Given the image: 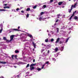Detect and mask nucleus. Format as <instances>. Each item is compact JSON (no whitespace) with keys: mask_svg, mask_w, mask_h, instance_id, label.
Here are the masks:
<instances>
[{"mask_svg":"<svg viewBox=\"0 0 78 78\" xmlns=\"http://www.w3.org/2000/svg\"><path fill=\"white\" fill-rule=\"evenodd\" d=\"M33 62H35V59H34L33 60Z\"/></svg>","mask_w":78,"mask_h":78,"instance_id":"obj_46","label":"nucleus"},{"mask_svg":"<svg viewBox=\"0 0 78 78\" xmlns=\"http://www.w3.org/2000/svg\"><path fill=\"white\" fill-rule=\"evenodd\" d=\"M51 35V34H48V36H50Z\"/></svg>","mask_w":78,"mask_h":78,"instance_id":"obj_45","label":"nucleus"},{"mask_svg":"<svg viewBox=\"0 0 78 78\" xmlns=\"http://www.w3.org/2000/svg\"><path fill=\"white\" fill-rule=\"evenodd\" d=\"M64 47L62 46V47L61 48V51H63V50H64Z\"/></svg>","mask_w":78,"mask_h":78,"instance_id":"obj_23","label":"nucleus"},{"mask_svg":"<svg viewBox=\"0 0 78 78\" xmlns=\"http://www.w3.org/2000/svg\"><path fill=\"white\" fill-rule=\"evenodd\" d=\"M33 51H34V49H33Z\"/></svg>","mask_w":78,"mask_h":78,"instance_id":"obj_62","label":"nucleus"},{"mask_svg":"<svg viewBox=\"0 0 78 78\" xmlns=\"http://www.w3.org/2000/svg\"><path fill=\"white\" fill-rule=\"evenodd\" d=\"M32 44L34 45V47L36 48V44L34 43V42H32Z\"/></svg>","mask_w":78,"mask_h":78,"instance_id":"obj_12","label":"nucleus"},{"mask_svg":"<svg viewBox=\"0 0 78 78\" xmlns=\"http://www.w3.org/2000/svg\"><path fill=\"white\" fill-rule=\"evenodd\" d=\"M73 9V5H72V6H71V9H69V13H70V12H71V11H72V9Z\"/></svg>","mask_w":78,"mask_h":78,"instance_id":"obj_2","label":"nucleus"},{"mask_svg":"<svg viewBox=\"0 0 78 78\" xmlns=\"http://www.w3.org/2000/svg\"><path fill=\"white\" fill-rule=\"evenodd\" d=\"M43 7L44 8H46V5H43Z\"/></svg>","mask_w":78,"mask_h":78,"instance_id":"obj_38","label":"nucleus"},{"mask_svg":"<svg viewBox=\"0 0 78 78\" xmlns=\"http://www.w3.org/2000/svg\"><path fill=\"white\" fill-rule=\"evenodd\" d=\"M16 11H19V8H17L16 9Z\"/></svg>","mask_w":78,"mask_h":78,"instance_id":"obj_42","label":"nucleus"},{"mask_svg":"<svg viewBox=\"0 0 78 78\" xmlns=\"http://www.w3.org/2000/svg\"><path fill=\"white\" fill-rule=\"evenodd\" d=\"M53 2V0H50V2L51 3H52V2Z\"/></svg>","mask_w":78,"mask_h":78,"instance_id":"obj_41","label":"nucleus"},{"mask_svg":"<svg viewBox=\"0 0 78 78\" xmlns=\"http://www.w3.org/2000/svg\"><path fill=\"white\" fill-rule=\"evenodd\" d=\"M0 78H4V77H3V76H2V77H0Z\"/></svg>","mask_w":78,"mask_h":78,"instance_id":"obj_53","label":"nucleus"},{"mask_svg":"<svg viewBox=\"0 0 78 78\" xmlns=\"http://www.w3.org/2000/svg\"><path fill=\"white\" fill-rule=\"evenodd\" d=\"M3 40H4V41H6V40H7V39H6V37H3Z\"/></svg>","mask_w":78,"mask_h":78,"instance_id":"obj_25","label":"nucleus"},{"mask_svg":"<svg viewBox=\"0 0 78 78\" xmlns=\"http://www.w3.org/2000/svg\"><path fill=\"white\" fill-rule=\"evenodd\" d=\"M15 53H19V51L16 50L15 51Z\"/></svg>","mask_w":78,"mask_h":78,"instance_id":"obj_15","label":"nucleus"},{"mask_svg":"<svg viewBox=\"0 0 78 78\" xmlns=\"http://www.w3.org/2000/svg\"><path fill=\"white\" fill-rule=\"evenodd\" d=\"M29 17V14H27L26 15V17H27V18H28V17Z\"/></svg>","mask_w":78,"mask_h":78,"instance_id":"obj_34","label":"nucleus"},{"mask_svg":"<svg viewBox=\"0 0 78 78\" xmlns=\"http://www.w3.org/2000/svg\"><path fill=\"white\" fill-rule=\"evenodd\" d=\"M76 5H77V3H76L74 4V5H72L71 6H73V8H76Z\"/></svg>","mask_w":78,"mask_h":78,"instance_id":"obj_3","label":"nucleus"},{"mask_svg":"<svg viewBox=\"0 0 78 78\" xmlns=\"http://www.w3.org/2000/svg\"><path fill=\"white\" fill-rule=\"evenodd\" d=\"M57 18H58V19H59V16H58Z\"/></svg>","mask_w":78,"mask_h":78,"instance_id":"obj_52","label":"nucleus"},{"mask_svg":"<svg viewBox=\"0 0 78 78\" xmlns=\"http://www.w3.org/2000/svg\"><path fill=\"white\" fill-rule=\"evenodd\" d=\"M44 66H45V64L44 65H43L42 67H41V69H44Z\"/></svg>","mask_w":78,"mask_h":78,"instance_id":"obj_35","label":"nucleus"},{"mask_svg":"<svg viewBox=\"0 0 78 78\" xmlns=\"http://www.w3.org/2000/svg\"><path fill=\"white\" fill-rule=\"evenodd\" d=\"M11 31H19V30L17 29H12L10 30Z\"/></svg>","mask_w":78,"mask_h":78,"instance_id":"obj_4","label":"nucleus"},{"mask_svg":"<svg viewBox=\"0 0 78 78\" xmlns=\"http://www.w3.org/2000/svg\"><path fill=\"white\" fill-rule=\"evenodd\" d=\"M63 42H62V41H60L59 42V44H62V43H63Z\"/></svg>","mask_w":78,"mask_h":78,"instance_id":"obj_37","label":"nucleus"},{"mask_svg":"<svg viewBox=\"0 0 78 78\" xmlns=\"http://www.w3.org/2000/svg\"><path fill=\"white\" fill-rule=\"evenodd\" d=\"M69 37L67 38L66 41V43H67V42H68V41L69 40Z\"/></svg>","mask_w":78,"mask_h":78,"instance_id":"obj_24","label":"nucleus"},{"mask_svg":"<svg viewBox=\"0 0 78 78\" xmlns=\"http://www.w3.org/2000/svg\"><path fill=\"white\" fill-rule=\"evenodd\" d=\"M44 45L45 46H46V45Z\"/></svg>","mask_w":78,"mask_h":78,"instance_id":"obj_64","label":"nucleus"},{"mask_svg":"<svg viewBox=\"0 0 78 78\" xmlns=\"http://www.w3.org/2000/svg\"><path fill=\"white\" fill-rule=\"evenodd\" d=\"M62 3H63V2H59L58 3V5H59L60 6L62 4Z\"/></svg>","mask_w":78,"mask_h":78,"instance_id":"obj_8","label":"nucleus"},{"mask_svg":"<svg viewBox=\"0 0 78 78\" xmlns=\"http://www.w3.org/2000/svg\"><path fill=\"white\" fill-rule=\"evenodd\" d=\"M43 14H44V12H42L41 13V15L42 16V15H43Z\"/></svg>","mask_w":78,"mask_h":78,"instance_id":"obj_33","label":"nucleus"},{"mask_svg":"<svg viewBox=\"0 0 78 78\" xmlns=\"http://www.w3.org/2000/svg\"><path fill=\"white\" fill-rule=\"evenodd\" d=\"M42 45H44V44H42Z\"/></svg>","mask_w":78,"mask_h":78,"instance_id":"obj_61","label":"nucleus"},{"mask_svg":"<svg viewBox=\"0 0 78 78\" xmlns=\"http://www.w3.org/2000/svg\"><path fill=\"white\" fill-rule=\"evenodd\" d=\"M47 32H49L48 30H47Z\"/></svg>","mask_w":78,"mask_h":78,"instance_id":"obj_57","label":"nucleus"},{"mask_svg":"<svg viewBox=\"0 0 78 78\" xmlns=\"http://www.w3.org/2000/svg\"><path fill=\"white\" fill-rule=\"evenodd\" d=\"M34 67L33 66H32L30 68V70H34Z\"/></svg>","mask_w":78,"mask_h":78,"instance_id":"obj_7","label":"nucleus"},{"mask_svg":"<svg viewBox=\"0 0 78 78\" xmlns=\"http://www.w3.org/2000/svg\"><path fill=\"white\" fill-rule=\"evenodd\" d=\"M0 63H1L3 64H6V62H0Z\"/></svg>","mask_w":78,"mask_h":78,"instance_id":"obj_10","label":"nucleus"},{"mask_svg":"<svg viewBox=\"0 0 78 78\" xmlns=\"http://www.w3.org/2000/svg\"><path fill=\"white\" fill-rule=\"evenodd\" d=\"M19 59H22V58H19Z\"/></svg>","mask_w":78,"mask_h":78,"instance_id":"obj_54","label":"nucleus"},{"mask_svg":"<svg viewBox=\"0 0 78 78\" xmlns=\"http://www.w3.org/2000/svg\"><path fill=\"white\" fill-rule=\"evenodd\" d=\"M14 58H15L16 59H18L17 58V55H14Z\"/></svg>","mask_w":78,"mask_h":78,"instance_id":"obj_16","label":"nucleus"},{"mask_svg":"<svg viewBox=\"0 0 78 78\" xmlns=\"http://www.w3.org/2000/svg\"><path fill=\"white\" fill-rule=\"evenodd\" d=\"M3 5H4V6H7V4H4Z\"/></svg>","mask_w":78,"mask_h":78,"instance_id":"obj_47","label":"nucleus"},{"mask_svg":"<svg viewBox=\"0 0 78 78\" xmlns=\"http://www.w3.org/2000/svg\"><path fill=\"white\" fill-rule=\"evenodd\" d=\"M37 70H38V71H40V70H41V69L40 68H37Z\"/></svg>","mask_w":78,"mask_h":78,"instance_id":"obj_32","label":"nucleus"},{"mask_svg":"<svg viewBox=\"0 0 78 78\" xmlns=\"http://www.w3.org/2000/svg\"><path fill=\"white\" fill-rule=\"evenodd\" d=\"M22 63V62H19V63Z\"/></svg>","mask_w":78,"mask_h":78,"instance_id":"obj_60","label":"nucleus"},{"mask_svg":"<svg viewBox=\"0 0 78 78\" xmlns=\"http://www.w3.org/2000/svg\"><path fill=\"white\" fill-rule=\"evenodd\" d=\"M6 42H10V41H9L8 40H6Z\"/></svg>","mask_w":78,"mask_h":78,"instance_id":"obj_39","label":"nucleus"},{"mask_svg":"<svg viewBox=\"0 0 78 78\" xmlns=\"http://www.w3.org/2000/svg\"><path fill=\"white\" fill-rule=\"evenodd\" d=\"M48 39L47 38L45 40V42H48Z\"/></svg>","mask_w":78,"mask_h":78,"instance_id":"obj_21","label":"nucleus"},{"mask_svg":"<svg viewBox=\"0 0 78 78\" xmlns=\"http://www.w3.org/2000/svg\"><path fill=\"white\" fill-rule=\"evenodd\" d=\"M74 19L75 20H77L78 19V17L76 16L74 17Z\"/></svg>","mask_w":78,"mask_h":78,"instance_id":"obj_20","label":"nucleus"},{"mask_svg":"<svg viewBox=\"0 0 78 78\" xmlns=\"http://www.w3.org/2000/svg\"><path fill=\"white\" fill-rule=\"evenodd\" d=\"M37 7V5H35L33 7V9H36Z\"/></svg>","mask_w":78,"mask_h":78,"instance_id":"obj_31","label":"nucleus"},{"mask_svg":"<svg viewBox=\"0 0 78 78\" xmlns=\"http://www.w3.org/2000/svg\"><path fill=\"white\" fill-rule=\"evenodd\" d=\"M76 12V11H75V12H74L72 15L74 16V15H75V14Z\"/></svg>","mask_w":78,"mask_h":78,"instance_id":"obj_22","label":"nucleus"},{"mask_svg":"<svg viewBox=\"0 0 78 78\" xmlns=\"http://www.w3.org/2000/svg\"><path fill=\"white\" fill-rule=\"evenodd\" d=\"M42 19V17H40L39 19V20H40V21H41V20Z\"/></svg>","mask_w":78,"mask_h":78,"instance_id":"obj_26","label":"nucleus"},{"mask_svg":"<svg viewBox=\"0 0 78 78\" xmlns=\"http://www.w3.org/2000/svg\"><path fill=\"white\" fill-rule=\"evenodd\" d=\"M60 39V38H58L57 39L56 41L55 42V43H58Z\"/></svg>","mask_w":78,"mask_h":78,"instance_id":"obj_6","label":"nucleus"},{"mask_svg":"<svg viewBox=\"0 0 78 78\" xmlns=\"http://www.w3.org/2000/svg\"><path fill=\"white\" fill-rule=\"evenodd\" d=\"M2 30H3V27H1V29L0 30V33H1Z\"/></svg>","mask_w":78,"mask_h":78,"instance_id":"obj_19","label":"nucleus"},{"mask_svg":"<svg viewBox=\"0 0 78 78\" xmlns=\"http://www.w3.org/2000/svg\"><path fill=\"white\" fill-rule=\"evenodd\" d=\"M17 76L18 77V78H19V75H17Z\"/></svg>","mask_w":78,"mask_h":78,"instance_id":"obj_49","label":"nucleus"},{"mask_svg":"<svg viewBox=\"0 0 78 78\" xmlns=\"http://www.w3.org/2000/svg\"><path fill=\"white\" fill-rule=\"evenodd\" d=\"M28 73L27 72V73Z\"/></svg>","mask_w":78,"mask_h":78,"instance_id":"obj_63","label":"nucleus"},{"mask_svg":"<svg viewBox=\"0 0 78 78\" xmlns=\"http://www.w3.org/2000/svg\"><path fill=\"white\" fill-rule=\"evenodd\" d=\"M19 28H20V26H18V29H19Z\"/></svg>","mask_w":78,"mask_h":78,"instance_id":"obj_51","label":"nucleus"},{"mask_svg":"<svg viewBox=\"0 0 78 78\" xmlns=\"http://www.w3.org/2000/svg\"><path fill=\"white\" fill-rule=\"evenodd\" d=\"M52 59L53 60V61H55V58H52Z\"/></svg>","mask_w":78,"mask_h":78,"instance_id":"obj_48","label":"nucleus"},{"mask_svg":"<svg viewBox=\"0 0 78 78\" xmlns=\"http://www.w3.org/2000/svg\"><path fill=\"white\" fill-rule=\"evenodd\" d=\"M6 10H5L4 9H0V12L1 11H6Z\"/></svg>","mask_w":78,"mask_h":78,"instance_id":"obj_11","label":"nucleus"},{"mask_svg":"<svg viewBox=\"0 0 78 78\" xmlns=\"http://www.w3.org/2000/svg\"><path fill=\"white\" fill-rule=\"evenodd\" d=\"M12 59H14V55H12L11 56Z\"/></svg>","mask_w":78,"mask_h":78,"instance_id":"obj_29","label":"nucleus"},{"mask_svg":"<svg viewBox=\"0 0 78 78\" xmlns=\"http://www.w3.org/2000/svg\"><path fill=\"white\" fill-rule=\"evenodd\" d=\"M56 25V24L55 23V24H54V25Z\"/></svg>","mask_w":78,"mask_h":78,"instance_id":"obj_58","label":"nucleus"},{"mask_svg":"<svg viewBox=\"0 0 78 78\" xmlns=\"http://www.w3.org/2000/svg\"><path fill=\"white\" fill-rule=\"evenodd\" d=\"M50 52V51H49V50H48V53H49V52Z\"/></svg>","mask_w":78,"mask_h":78,"instance_id":"obj_50","label":"nucleus"},{"mask_svg":"<svg viewBox=\"0 0 78 78\" xmlns=\"http://www.w3.org/2000/svg\"><path fill=\"white\" fill-rule=\"evenodd\" d=\"M73 16H74L73 15H72V16H71L70 17L69 19V20H70L71 19H72V17H73Z\"/></svg>","mask_w":78,"mask_h":78,"instance_id":"obj_17","label":"nucleus"},{"mask_svg":"<svg viewBox=\"0 0 78 78\" xmlns=\"http://www.w3.org/2000/svg\"><path fill=\"white\" fill-rule=\"evenodd\" d=\"M53 41H54V39H53V38H52L51 40V42H53Z\"/></svg>","mask_w":78,"mask_h":78,"instance_id":"obj_30","label":"nucleus"},{"mask_svg":"<svg viewBox=\"0 0 78 78\" xmlns=\"http://www.w3.org/2000/svg\"><path fill=\"white\" fill-rule=\"evenodd\" d=\"M20 8H21V9H22V8H23V7H20Z\"/></svg>","mask_w":78,"mask_h":78,"instance_id":"obj_55","label":"nucleus"},{"mask_svg":"<svg viewBox=\"0 0 78 78\" xmlns=\"http://www.w3.org/2000/svg\"><path fill=\"white\" fill-rule=\"evenodd\" d=\"M21 12H22V13H24V12L23 10H22L21 11Z\"/></svg>","mask_w":78,"mask_h":78,"instance_id":"obj_40","label":"nucleus"},{"mask_svg":"<svg viewBox=\"0 0 78 78\" xmlns=\"http://www.w3.org/2000/svg\"><path fill=\"white\" fill-rule=\"evenodd\" d=\"M14 36V35H12L10 36V41H12V40H13Z\"/></svg>","mask_w":78,"mask_h":78,"instance_id":"obj_1","label":"nucleus"},{"mask_svg":"<svg viewBox=\"0 0 78 78\" xmlns=\"http://www.w3.org/2000/svg\"><path fill=\"white\" fill-rule=\"evenodd\" d=\"M27 36H28L29 37H31V38L32 37V35L29 34H28Z\"/></svg>","mask_w":78,"mask_h":78,"instance_id":"obj_9","label":"nucleus"},{"mask_svg":"<svg viewBox=\"0 0 78 78\" xmlns=\"http://www.w3.org/2000/svg\"><path fill=\"white\" fill-rule=\"evenodd\" d=\"M14 67H15V68H16L17 67L16 66H14Z\"/></svg>","mask_w":78,"mask_h":78,"instance_id":"obj_59","label":"nucleus"},{"mask_svg":"<svg viewBox=\"0 0 78 78\" xmlns=\"http://www.w3.org/2000/svg\"><path fill=\"white\" fill-rule=\"evenodd\" d=\"M57 16H60V14H58L57 15Z\"/></svg>","mask_w":78,"mask_h":78,"instance_id":"obj_44","label":"nucleus"},{"mask_svg":"<svg viewBox=\"0 0 78 78\" xmlns=\"http://www.w3.org/2000/svg\"><path fill=\"white\" fill-rule=\"evenodd\" d=\"M59 21V20H56L55 22H58Z\"/></svg>","mask_w":78,"mask_h":78,"instance_id":"obj_43","label":"nucleus"},{"mask_svg":"<svg viewBox=\"0 0 78 78\" xmlns=\"http://www.w3.org/2000/svg\"><path fill=\"white\" fill-rule=\"evenodd\" d=\"M26 11H30V8H27Z\"/></svg>","mask_w":78,"mask_h":78,"instance_id":"obj_18","label":"nucleus"},{"mask_svg":"<svg viewBox=\"0 0 78 78\" xmlns=\"http://www.w3.org/2000/svg\"><path fill=\"white\" fill-rule=\"evenodd\" d=\"M35 65H36V63L31 64L30 65V67H33V66H35Z\"/></svg>","mask_w":78,"mask_h":78,"instance_id":"obj_5","label":"nucleus"},{"mask_svg":"<svg viewBox=\"0 0 78 78\" xmlns=\"http://www.w3.org/2000/svg\"><path fill=\"white\" fill-rule=\"evenodd\" d=\"M49 63V62L47 61L45 63V64H48V63Z\"/></svg>","mask_w":78,"mask_h":78,"instance_id":"obj_36","label":"nucleus"},{"mask_svg":"<svg viewBox=\"0 0 78 78\" xmlns=\"http://www.w3.org/2000/svg\"><path fill=\"white\" fill-rule=\"evenodd\" d=\"M4 9H6V8L9 9V6H5L4 7Z\"/></svg>","mask_w":78,"mask_h":78,"instance_id":"obj_14","label":"nucleus"},{"mask_svg":"<svg viewBox=\"0 0 78 78\" xmlns=\"http://www.w3.org/2000/svg\"><path fill=\"white\" fill-rule=\"evenodd\" d=\"M30 66V64H27V65L26 68H28V67H29Z\"/></svg>","mask_w":78,"mask_h":78,"instance_id":"obj_27","label":"nucleus"},{"mask_svg":"<svg viewBox=\"0 0 78 78\" xmlns=\"http://www.w3.org/2000/svg\"><path fill=\"white\" fill-rule=\"evenodd\" d=\"M64 27H65V26H64L63 27V28H64Z\"/></svg>","mask_w":78,"mask_h":78,"instance_id":"obj_56","label":"nucleus"},{"mask_svg":"<svg viewBox=\"0 0 78 78\" xmlns=\"http://www.w3.org/2000/svg\"><path fill=\"white\" fill-rule=\"evenodd\" d=\"M56 30H57V33H58L59 32V28H56Z\"/></svg>","mask_w":78,"mask_h":78,"instance_id":"obj_28","label":"nucleus"},{"mask_svg":"<svg viewBox=\"0 0 78 78\" xmlns=\"http://www.w3.org/2000/svg\"><path fill=\"white\" fill-rule=\"evenodd\" d=\"M58 48H55V52L58 51Z\"/></svg>","mask_w":78,"mask_h":78,"instance_id":"obj_13","label":"nucleus"}]
</instances>
